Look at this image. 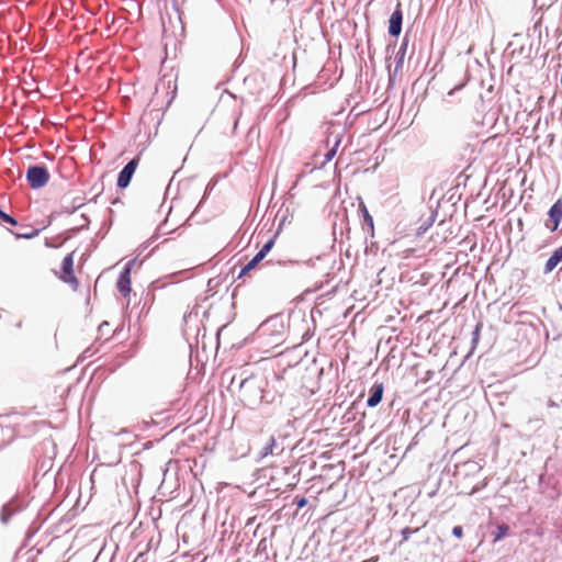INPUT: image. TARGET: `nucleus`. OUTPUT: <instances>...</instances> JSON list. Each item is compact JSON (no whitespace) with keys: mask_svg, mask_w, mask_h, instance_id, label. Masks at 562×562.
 <instances>
[{"mask_svg":"<svg viewBox=\"0 0 562 562\" xmlns=\"http://www.w3.org/2000/svg\"><path fill=\"white\" fill-rule=\"evenodd\" d=\"M0 220L3 221L4 223L11 224V225L18 224L16 220L13 216H11L10 214H7L1 209H0Z\"/></svg>","mask_w":562,"mask_h":562,"instance_id":"obj_20","label":"nucleus"},{"mask_svg":"<svg viewBox=\"0 0 562 562\" xmlns=\"http://www.w3.org/2000/svg\"><path fill=\"white\" fill-rule=\"evenodd\" d=\"M403 23V11L402 5L397 2L395 10L389 19V34L393 37H397L402 32Z\"/></svg>","mask_w":562,"mask_h":562,"instance_id":"obj_8","label":"nucleus"},{"mask_svg":"<svg viewBox=\"0 0 562 562\" xmlns=\"http://www.w3.org/2000/svg\"><path fill=\"white\" fill-rule=\"evenodd\" d=\"M89 352V349H86L85 352H83V356L86 357V355Z\"/></svg>","mask_w":562,"mask_h":562,"instance_id":"obj_34","label":"nucleus"},{"mask_svg":"<svg viewBox=\"0 0 562 562\" xmlns=\"http://www.w3.org/2000/svg\"><path fill=\"white\" fill-rule=\"evenodd\" d=\"M26 180L32 189H40L47 184L49 172L44 165H33L27 168Z\"/></svg>","mask_w":562,"mask_h":562,"instance_id":"obj_2","label":"nucleus"},{"mask_svg":"<svg viewBox=\"0 0 562 562\" xmlns=\"http://www.w3.org/2000/svg\"><path fill=\"white\" fill-rule=\"evenodd\" d=\"M562 260V246L553 251L551 257L547 260L543 272L550 273Z\"/></svg>","mask_w":562,"mask_h":562,"instance_id":"obj_12","label":"nucleus"},{"mask_svg":"<svg viewBox=\"0 0 562 562\" xmlns=\"http://www.w3.org/2000/svg\"><path fill=\"white\" fill-rule=\"evenodd\" d=\"M294 503L297 508H303L307 504V499L305 497H295Z\"/></svg>","mask_w":562,"mask_h":562,"instance_id":"obj_25","label":"nucleus"},{"mask_svg":"<svg viewBox=\"0 0 562 562\" xmlns=\"http://www.w3.org/2000/svg\"><path fill=\"white\" fill-rule=\"evenodd\" d=\"M548 406L549 407H554V406H557V404L552 400H549Z\"/></svg>","mask_w":562,"mask_h":562,"instance_id":"obj_31","label":"nucleus"},{"mask_svg":"<svg viewBox=\"0 0 562 562\" xmlns=\"http://www.w3.org/2000/svg\"><path fill=\"white\" fill-rule=\"evenodd\" d=\"M71 207H68L66 204L64 205L65 213L72 214L76 210L81 207L85 204V199L81 196L70 198Z\"/></svg>","mask_w":562,"mask_h":562,"instance_id":"obj_15","label":"nucleus"},{"mask_svg":"<svg viewBox=\"0 0 562 562\" xmlns=\"http://www.w3.org/2000/svg\"><path fill=\"white\" fill-rule=\"evenodd\" d=\"M74 255L68 254L61 262V271L63 276H60V279L68 284L74 285L75 288L78 285V280L74 274Z\"/></svg>","mask_w":562,"mask_h":562,"instance_id":"obj_6","label":"nucleus"},{"mask_svg":"<svg viewBox=\"0 0 562 562\" xmlns=\"http://www.w3.org/2000/svg\"><path fill=\"white\" fill-rule=\"evenodd\" d=\"M67 205L68 207H71V201H70V196L68 194H65L63 198H61V211L65 213L64 211V205Z\"/></svg>","mask_w":562,"mask_h":562,"instance_id":"obj_26","label":"nucleus"},{"mask_svg":"<svg viewBox=\"0 0 562 562\" xmlns=\"http://www.w3.org/2000/svg\"><path fill=\"white\" fill-rule=\"evenodd\" d=\"M276 447V439L273 436L270 437L268 443L261 449L260 451V458H266L269 454H273V449Z\"/></svg>","mask_w":562,"mask_h":562,"instance_id":"obj_16","label":"nucleus"},{"mask_svg":"<svg viewBox=\"0 0 562 562\" xmlns=\"http://www.w3.org/2000/svg\"><path fill=\"white\" fill-rule=\"evenodd\" d=\"M276 236L270 237L261 247V249L256 254L258 258L263 260L266 256L271 251L274 246Z\"/></svg>","mask_w":562,"mask_h":562,"instance_id":"obj_14","label":"nucleus"},{"mask_svg":"<svg viewBox=\"0 0 562 562\" xmlns=\"http://www.w3.org/2000/svg\"><path fill=\"white\" fill-rule=\"evenodd\" d=\"M134 263L135 259L130 260L125 265L116 282V288L119 292L124 296H126L131 292V270Z\"/></svg>","mask_w":562,"mask_h":562,"instance_id":"obj_5","label":"nucleus"},{"mask_svg":"<svg viewBox=\"0 0 562 562\" xmlns=\"http://www.w3.org/2000/svg\"><path fill=\"white\" fill-rule=\"evenodd\" d=\"M260 261H262L260 258L255 256L246 266H244L239 272V278L246 274L248 271L252 270Z\"/></svg>","mask_w":562,"mask_h":562,"instance_id":"obj_18","label":"nucleus"},{"mask_svg":"<svg viewBox=\"0 0 562 562\" xmlns=\"http://www.w3.org/2000/svg\"><path fill=\"white\" fill-rule=\"evenodd\" d=\"M81 220H82V223H80V224H79L78 226H76V227H72V228H71V232L76 233V232H78V231H80V229H82V228H85V227H87V226H88V224H89V218H88V216H87V215H85V214H82V215H81Z\"/></svg>","mask_w":562,"mask_h":562,"instance_id":"obj_22","label":"nucleus"},{"mask_svg":"<svg viewBox=\"0 0 562 562\" xmlns=\"http://www.w3.org/2000/svg\"><path fill=\"white\" fill-rule=\"evenodd\" d=\"M480 335V326H476L475 330L473 331V341L476 342Z\"/></svg>","mask_w":562,"mask_h":562,"instance_id":"obj_29","label":"nucleus"},{"mask_svg":"<svg viewBox=\"0 0 562 562\" xmlns=\"http://www.w3.org/2000/svg\"><path fill=\"white\" fill-rule=\"evenodd\" d=\"M240 400L245 404V406L249 408H255L262 403L263 400V387L262 381L255 378L249 376L244 379L239 385Z\"/></svg>","mask_w":562,"mask_h":562,"instance_id":"obj_1","label":"nucleus"},{"mask_svg":"<svg viewBox=\"0 0 562 562\" xmlns=\"http://www.w3.org/2000/svg\"><path fill=\"white\" fill-rule=\"evenodd\" d=\"M266 325H267V323L262 324L259 329L265 330Z\"/></svg>","mask_w":562,"mask_h":562,"instance_id":"obj_33","label":"nucleus"},{"mask_svg":"<svg viewBox=\"0 0 562 562\" xmlns=\"http://www.w3.org/2000/svg\"><path fill=\"white\" fill-rule=\"evenodd\" d=\"M106 325H108V323H106V322H103V323L100 325V327H99V328H100V329H102V328H103L104 326H106Z\"/></svg>","mask_w":562,"mask_h":562,"instance_id":"obj_32","label":"nucleus"},{"mask_svg":"<svg viewBox=\"0 0 562 562\" xmlns=\"http://www.w3.org/2000/svg\"><path fill=\"white\" fill-rule=\"evenodd\" d=\"M333 137V146L326 151L324 155V160L321 162V168L324 167L327 162H329L337 154V149L341 143L342 135L340 133L334 134L330 133L326 140V146L329 145Z\"/></svg>","mask_w":562,"mask_h":562,"instance_id":"obj_10","label":"nucleus"},{"mask_svg":"<svg viewBox=\"0 0 562 562\" xmlns=\"http://www.w3.org/2000/svg\"><path fill=\"white\" fill-rule=\"evenodd\" d=\"M26 507L27 502L23 497L14 496L2 506L0 513L1 522L7 525L14 515L23 512Z\"/></svg>","mask_w":562,"mask_h":562,"instance_id":"obj_3","label":"nucleus"},{"mask_svg":"<svg viewBox=\"0 0 562 562\" xmlns=\"http://www.w3.org/2000/svg\"><path fill=\"white\" fill-rule=\"evenodd\" d=\"M362 212H363V221L364 223L369 226V228L371 231H373V218L372 216L369 214L367 207L364 205H362Z\"/></svg>","mask_w":562,"mask_h":562,"instance_id":"obj_21","label":"nucleus"},{"mask_svg":"<svg viewBox=\"0 0 562 562\" xmlns=\"http://www.w3.org/2000/svg\"><path fill=\"white\" fill-rule=\"evenodd\" d=\"M509 530V526L506 524L497 525L496 529L493 531L494 542L504 539L508 535Z\"/></svg>","mask_w":562,"mask_h":562,"instance_id":"obj_13","label":"nucleus"},{"mask_svg":"<svg viewBox=\"0 0 562 562\" xmlns=\"http://www.w3.org/2000/svg\"><path fill=\"white\" fill-rule=\"evenodd\" d=\"M485 485H486V483L484 482V483L482 484V486H474V487L471 490L470 495L475 494L476 492H479V491H480L483 486H485Z\"/></svg>","mask_w":562,"mask_h":562,"instance_id":"obj_30","label":"nucleus"},{"mask_svg":"<svg viewBox=\"0 0 562 562\" xmlns=\"http://www.w3.org/2000/svg\"><path fill=\"white\" fill-rule=\"evenodd\" d=\"M406 47H407V37L405 36V38L396 54V59H397L396 60V69L403 65Z\"/></svg>","mask_w":562,"mask_h":562,"instance_id":"obj_17","label":"nucleus"},{"mask_svg":"<svg viewBox=\"0 0 562 562\" xmlns=\"http://www.w3.org/2000/svg\"><path fill=\"white\" fill-rule=\"evenodd\" d=\"M549 220L546 222V227L550 232H555L562 221V200H558L553 203L548 212Z\"/></svg>","mask_w":562,"mask_h":562,"instance_id":"obj_7","label":"nucleus"},{"mask_svg":"<svg viewBox=\"0 0 562 562\" xmlns=\"http://www.w3.org/2000/svg\"><path fill=\"white\" fill-rule=\"evenodd\" d=\"M383 391L384 387L382 383H374L370 390V395L367 400V405L369 407H375L378 404H380L383 397Z\"/></svg>","mask_w":562,"mask_h":562,"instance_id":"obj_11","label":"nucleus"},{"mask_svg":"<svg viewBox=\"0 0 562 562\" xmlns=\"http://www.w3.org/2000/svg\"><path fill=\"white\" fill-rule=\"evenodd\" d=\"M319 260H321V257L318 256V257H316L314 259L311 258V259H308L306 261H303L302 263L306 265L307 267L315 268L316 262L319 261Z\"/></svg>","mask_w":562,"mask_h":562,"instance_id":"obj_28","label":"nucleus"},{"mask_svg":"<svg viewBox=\"0 0 562 562\" xmlns=\"http://www.w3.org/2000/svg\"><path fill=\"white\" fill-rule=\"evenodd\" d=\"M138 161H139V158L136 157V158H133L132 160H130L124 167L123 169L120 171L119 176H117V182H116V186L121 189H125L128 187L131 180H132V177L137 168V165H138Z\"/></svg>","mask_w":562,"mask_h":562,"instance_id":"obj_4","label":"nucleus"},{"mask_svg":"<svg viewBox=\"0 0 562 562\" xmlns=\"http://www.w3.org/2000/svg\"><path fill=\"white\" fill-rule=\"evenodd\" d=\"M452 535H453L454 537H457V538H462V536H463V529H462V527H461V526H454V527L452 528Z\"/></svg>","mask_w":562,"mask_h":562,"instance_id":"obj_27","label":"nucleus"},{"mask_svg":"<svg viewBox=\"0 0 562 562\" xmlns=\"http://www.w3.org/2000/svg\"><path fill=\"white\" fill-rule=\"evenodd\" d=\"M527 425H528L530 428L536 429V428L541 427V425H542V420H541V419H539V418H536V419H531V418H530V419L528 420Z\"/></svg>","mask_w":562,"mask_h":562,"instance_id":"obj_24","label":"nucleus"},{"mask_svg":"<svg viewBox=\"0 0 562 562\" xmlns=\"http://www.w3.org/2000/svg\"><path fill=\"white\" fill-rule=\"evenodd\" d=\"M37 234H38V231L37 229H33L30 233L25 232L24 234H16V236L21 237V238L31 239V238L37 236Z\"/></svg>","mask_w":562,"mask_h":562,"instance_id":"obj_23","label":"nucleus"},{"mask_svg":"<svg viewBox=\"0 0 562 562\" xmlns=\"http://www.w3.org/2000/svg\"><path fill=\"white\" fill-rule=\"evenodd\" d=\"M300 263H301L300 261L292 260V259H278V260L270 259L263 263V267L269 268L271 273L279 274L284 269H288L290 267H293V266L300 265Z\"/></svg>","mask_w":562,"mask_h":562,"instance_id":"obj_9","label":"nucleus"},{"mask_svg":"<svg viewBox=\"0 0 562 562\" xmlns=\"http://www.w3.org/2000/svg\"><path fill=\"white\" fill-rule=\"evenodd\" d=\"M419 529L416 528V529H412L409 527H406L402 530V541L400 542V544H402L403 542L407 541L411 537V535L417 532Z\"/></svg>","mask_w":562,"mask_h":562,"instance_id":"obj_19","label":"nucleus"}]
</instances>
